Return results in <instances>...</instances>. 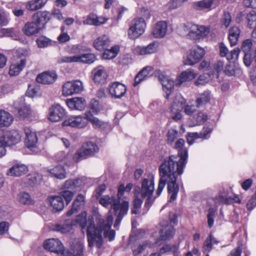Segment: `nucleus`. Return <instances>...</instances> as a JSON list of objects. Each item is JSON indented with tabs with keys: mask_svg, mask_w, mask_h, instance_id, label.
<instances>
[{
	"mask_svg": "<svg viewBox=\"0 0 256 256\" xmlns=\"http://www.w3.org/2000/svg\"><path fill=\"white\" fill-rule=\"evenodd\" d=\"M184 140L180 138L176 143L175 148L178 150L177 156L172 155L168 160L164 161L159 167L160 179L156 190V194L160 196L166 184L168 191L170 195L169 202L176 200L179 191V186L176 183L178 176L183 172L188 156V150L184 147Z\"/></svg>",
	"mask_w": 256,
	"mask_h": 256,
	"instance_id": "obj_1",
	"label": "nucleus"
},
{
	"mask_svg": "<svg viewBox=\"0 0 256 256\" xmlns=\"http://www.w3.org/2000/svg\"><path fill=\"white\" fill-rule=\"evenodd\" d=\"M99 203L104 208L110 207L108 216H112V214L116 216L114 227H118L125 216L129 209V202L126 200H122L121 204H119V200L114 195L102 196L99 199Z\"/></svg>",
	"mask_w": 256,
	"mask_h": 256,
	"instance_id": "obj_2",
	"label": "nucleus"
},
{
	"mask_svg": "<svg viewBox=\"0 0 256 256\" xmlns=\"http://www.w3.org/2000/svg\"><path fill=\"white\" fill-rule=\"evenodd\" d=\"M87 214L85 212H81L75 218V222L81 228L82 233L86 228V234L88 246H93L94 244L100 248L102 245V237L100 232L96 228L94 218L92 216L86 219Z\"/></svg>",
	"mask_w": 256,
	"mask_h": 256,
	"instance_id": "obj_3",
	"label": "nucleus"
},
{
	"mask_svg": "<svg viewBox=\"0 0 256 256\" xmlns=\"http://www.w3.org/2000/svg\"><path fill=\"white\" fill-rule=\"evenodd\" d=\"M45 249L61 256H82L84 252V243L78 240H75L73 246H71V251L64 253V246L62 242L58 238H50L44 243Z\"/></svg>",
	"mask_w": 256,
	"mask_h": 256,
	"instance_id": "obj_4",
	"label": "nucleus"
},
{
	"mask_svg": "<svg viewBox=\"0 0 256 256\" xmlns=\"http://www.w3.org/2000/svg\"><path fill=\"white\" fill-rule=\"evenodd\" d=\"M154 190V176L149 174L146 178L142 180L141 184V188L139 186L134 187V191L138 190V194L141 196L142 198H146L144 206L148 210L154 202L152 198V195Z\"/></svg>",
	"mask_w": 256,
	"mask_h": 256,
	"instance_id": "obj_5",
	"label": "nucleus"
},
{
	"mask_svg": "<svg viewBox=\"0 0 256 256\" xmlns=\"http://www.w3.org/2000/svg\"><path fill=\"white\" fill-rule=\"evenodd\" d=\"M184 30L188 32V38L194 40L204 39L209 33V29L205 26L192 22H187L184 26Z\"/></svg>",
	"mask_w": 256,
	"mask_h": 256,
	"instance_id": "obj_6",
	"label": "nucleus"
},
{
	"mask_svg": "<svg viewBox=\"0 0 256 256\" xmlns=\"http://www.w3.org/2000/svg\"><path fill=\"white\" fill-rule=\"evenodd\" d=\"M113 216L110 215L107 216L106 220L102 218H98L96 224V228L100 232L102 236L103 232L105 238H108L110 241L114 239L115 232L114 230H110L112 224L113 222Z\"/></svg>",
	"mask_w": 256,
	"mask_h": 256,
	"instance_id": "obj_7",
	"label": "nucleus"
},
{
	"mask_svg": "<svg viewBox=\"0 0 256 256\" xmlns=\"http://www.w3.org/2000/svg\"><path fill=\"white\" fill-rule=\"evenodd\" d=\"M98 150L97 145L91 142L84 144L82 148L78 150L73 156V160L76 162H78L82 159L86 158L97 152Z\"/></svg>",
	"mask_w": 256,
	"mask_h": 256,
	"instance_id": "obj_8",
	"label": "nucleus"
},
{
	"mask_svg": "<svg viewBox=\"0 0 256 256\" xmlns=\"http://www.w3.org/2000/svg\"><path fill=\"white\" fill-rule=\"evenodd\" d=\"M146 24L142 18H138L133 20L130 24L128 34L130 39H136L142 35L144 32Z\"/></svg>",
	"mask_w": 256,
	"mask_h": 256,
	"instance_id": "obj_9",
	"label": "nucleus"
},
{
	"mask_svg": "<svg viewBox=\"0 0 256 256\" xmlns=\"http://www.w3.org/2000/svg\"><path fill=\"white\" fill-rule=\"evenodd\" d=\"M84 86L80 80L66 82L62 86V95L66 96L78 94L82 92Z\"/></svg>",
	"mask_w": 256,
	"mask_h": 256,
	"instance_id": "obj_10",
	"label": "nucleus"
},
{
	"mask_svg": "<svg viewBox=\"0 0 256 256\" xmlns=\"http://www.w3.org/2000/svg\"><path fill=\"white\" fill-rule=\"evenodd\" d=\"M177 222L176 216L174 214V218L170 219V224L168 222H162L160 223L162 228L160 230V238L162 240H167L173 238L175 230L172 224H175Z\"/></svg>",
	"mask_w": 256,
	"mask_h": 256,
	"instance_id": "obj_11",
	"label": "nucleus"
},
{
	"mask_svg": "<svg viewBox=\"0 0 256 256\" xmlns=\"http://www.w3.org/2000/svg\"><path fill=\"white\" fill-rule=\"evenodd\" d=\"M82 46H73L72 51L73 54H76V62L84 64H92L96 60V56L94 54L82 52Z\"/></svg>",
	"mask_w": 256,
	"mask_h": 256,
	"instance_id": "obj_12",
	"label": "nucleus"
},
{
	"mask_svg": "<svg viewBox=\"0 0 256 256\" xmlns=\"http://www.w3.org/2000/svg\"><path fill=\"white\" fill-rule=\"evenodd\" d=\"M185 103V100L180 94H178L176 96L172 105V118L174 120L178 121L180 120L182 118L180 112L184 108Z\"/></svg>",
	"mask_w": 256,
	"mask_h": 256,
	"instance_id": "obj_13",
	"label": "nucleus"
},
{
	"mask_svg": "<svg viewBox=\"0 0 256 256\" xmlns=\"http://www.w3.org/2000/svg\"><path fill=\"white\" fill-rule=\"evenodd\" d=\"M205 54L204 50L200 47L190 50L186 58L184 60L185 64L192 66L199 62Z\"/></svg>",
	"mask_w": 256,
	"mask_h": 256,
	"instance_id": "obj_14",
	"label": "nucleus"
},
{
	"mask_svg": "<svg viewBox=\"0 0 256 256\" xmlns=\"http://www.w3.org/2000/svg\"><path fill=\"white\" fill-rule=\"evenodd\" d=\"M88 124V122L86 116L83 117L78 116L70 117L62 122V126L82 128L86 126Z\"/></svg>",
	"mask_w": 256,
	"mask_h": 256,
	"instance_id": "obj_15",
	"label": "nucleus"
},
{
	"mask_svg": "<svg viewBox=\"0 0 256 256\" xmlns=\"http://www.w3.org/2000/svg\"><path fill=\"white\" fill-rule=\"evenodd\" d=\"M108 90L112 98H120L124 96L126 92V88L122 84L115 82L110 83L108 86Z\"/></svg>",
	"mask_w": 256,
	"mask_h": 256,
	"instance_id": "obj_16",
	"label": "nucleus"
},
{
	"mask_svg": "<svg viewBox=\"0 0 256 256\" xmlns=\"http://www.w3.org/2000/svg\"><path fill=\"white\" fill-rule=\"evenodd\" d=\"M6 146H12L18 143L21 140V135L18 130L7 132L4 136H0Z\"/></svg>",
	"mask_w": 256,
	"mask_h": 256,
	"instance_id": "obj_17",
	"label": "nucleus"
},
{
	"mask_svg": "<svg viewBox=\"0 0 256 256\" xmlns=\"http://www.w3.org/2000/svg\"><path fill=\"white\" fill-rule=\"evenodd\" d=\"M42 28V26L37 20L32 19V22H28L24 24L22 31L26 35L32 36L38 34Z\"/></svg>",
	"mask_w": 256,
	"mask_h": 256,
	"instance_id": "obj_18",
	"label": "nucleus"
},
{
	"mask_svg": "<svg viewBox=\"0 0 256 256\" xmlns=\"http://www.w3.org/2000/svg\"><path fill=\"white\" fill-rule=\"evenodd\" d=\"M65 116L64 110L60 105L53 106L49 110V120L54 122L60 120Z\"/></svg>",
	"mask_w": 256,
	"mask_h": 256,
	"instance_id": "obj_19",
	"label": "nucleus"
},
{
	"mask_svg": "<svg viewBox=\"0 0 256 256\" xmlns=\"http://www.w3.org/2000/svg\"><path fill=\"white\" fill-rule=\"evenodd\" d=\"M72 226L73 224L72 221L66 220L52 224L51 226V230L62 234H66L71 232Z\"/></svg>",
	"mask_w": 256,
	"mask_h": 256,
	"instance_id": "obj_20",
	"label": "nucleus"
},
{
	"mask_svg": "<svg viewBox=\"0 0 256 256\" xmlns=\"http://www.w3.org/2000/svg\"><path fill=\"white\" fill-rule=\"evenodd\" d=\"M57 78V75L54 72H46L38 74L36 81L42 84H49L53 83Z\"/></svg>",
	"mask_w": 256,
	"mask_h": 256,
	"instance_id": "obj_21",
	"label": "nucleus"
},
{
	"mask_svg": "<svg viewBox=\"0 0 256 256\" xmlns=\"http://www.w3.org/2000/svg\"><path fill=\"white\" fill-rule=\"evenodd\" d=\"M93 80L95 83L103 84L105 82L108 74L105 68L99 66L92 71Z\"/></svg>",
	"mask_w": 256,
	"mask_h": 256,
	"instance_id": "obj_22",
	"label": "nucleus"
},
{
	"mask_svg": "<svg viewBox=\"0 0 256 256\" xmlns=\"http://www.w3.org/2000/svg\"><path fill=\"white\" fill-rule=\"evenodd\" d=\"M26 135L25 144L28 148H34L38 142V138L36 134L29 128H25L24 129Z\"/></svg>",
	"mask_w": 256,
	"mask_h": 256,
	"instance_id": "obj_23",
	"label": "nucleus"
},
{
	"mask_svg": "<svg viewBox=\"0 0 256 256\" xmlns=\"http://www.w3.org/2000/svg\"><path fill=\"white\" fill-rule=\"evenodd\" d=\"M167 30V22L165 21H160L154 27L152 34L155 38H162L166 35Z\"/></svg>",
	"mask_w": 256,
	"mask_h": 256,
	"instance_id": "obj_24",
	"label": "nucleus"
},
{
	"mask_svg": "<svg viewBox=\"0 0 256 256\" xmlns=\"http://www.w3.org/2000/svg\"><path fill=\"white\" fill-rule=\"evenodd\" d=\"M158 44L156 42L150 44L146 46H138L135 48L136 54L139 55L150 54L157 52Z\"/></svg>",
	"mask_w": 256,
	"mask_h": 256,
	"instance_id": "obj_25",
	"label": "nucleus"
},
{
	"mask_svg": "<svg viewBox=\"0 0 256 256\" xmlns=\"http://www.w3.org/2000/svg\"><path fill=\"white\" fill-rule=\"evenodd\" d=\"M66 103L71 110H82L86 106V100L82 98H74L68 99Z\"/></svg>",
	"mask_w": 256,
	"mask_h": 256,
	"instance_id": "obj_26",
	"label": "nucleus"
},
{
	"mask_svg": "<svg viewBox=\"0 0 256 256\" xmlns=\"http://www.w3.org/2000/svg\"><path fill=\"white\" fill-rule=\"evenodd\" d=\"M158 79L163 86L164 90H166V98H168L172 90L174 87L175 82L168 76L164 74H160L158 76Z\"/></svg>",
	"mask_w": 256,
	"mask_h": 256,
	"instance_id": "obj_27",
	"label": "nucleus"
},
{
	"mask_svg": "<svg viewBox=\"0 0 256 256\" xmlns=\"http://www.w3.org/2000/svg\"><path fill=\"white\" fill-rule=\"evenodd\" d=\"M50 176L59 180H63L66 177V172L64 167L62 165H56L48 170Z\"/></svg>",
	"mask_w": 256,
	"mask_h": 256,
	"instance_id": "obj_28",
	"label": "nucleus"
},
{
	"mask_svg": "<svg viewBox=\"0 0 256 256\" xmlns=\"http://www.w3.org/2000/svg\"><path fill=\"white\" fill-rule=\"evenodd\" d=\"M106 21L104 17L98 16L96 14H90L83 20L82 23L84 25H93L96 26H100L104 24Z\"/></svg>",
	"mask_w": 256,
	"mask_h": 256,
	"instance_id": "obj_29",
	"label": "nucleus"
},
{
	"mask_svg": "<svg viewBox=\"0 0 256 256\" xmlns=\"http://www.w3.org/2000/svg\"><path fill=\"white\" fill-rule=\"evenodd\" d=\"M27 166L22 164H16L11 167L8 171L7 174L10 176H20L28 172Z\"/></svg>",
	"mask_w": 256,
	"mask_h": 256,
	"instance_id": "obj_30",
	"label": "nucleus"
},
{
	"mask_svg": "<svg viewBox=\"0 0 256 256\" xmlns=\"http://www.w3.org/2000/svg\"><path fill=\"white\" fill-rule=\"evenodd\" d=\"M196 76V74L193 70H188L182 72L178 77L175 82V84L176 86H180L183 82L192 80Z\"/></svg>",
	"mask_w": 256,
	"mask_h": 256,
	"instance_id": "obj_31",
	"label": "nucleus"
},
{
	"mask_svg": "<svg viewBox=\"0 0 256 256\" xmlns=\"http://www.w3.org/2000/svg\"><path fill=\"white\" fill-rule=\"evenodd\" d=\"M134 199L132 202V206L131 209V213L132 214H140V209L142 200L141 196L138 194V190L134 192Z\"/></svg>",
	"mask_w": 256,
	"mask_h": 256,
	"instance_id": "obj_32",
	"label": "nucleus"
},
{
	"mask_svg": "<svg viewBox=\"0 0 256 256\" xmlns=\"http://www.w3.org/2000/svg\"><path fill=\"white\" fill-rule=\"evenodd\" d=\"M110 40L108 37L104 35L98 37L94 42V48L98 50H102L108 48L110 45Z\"/></svg>",
	"mask_w": 256,
	"mask_h": 256,
	"instance_id": "obj_33",
	"label": "nucleus"
},
{
	"mask_svg": "<svg viewBox=\"0 0 256 256\" xmlns=\"http://www.w3.org/2000/svg\"><path fill=\"white\" fill-rule=\"evenodd\" d=\"M26 63V59L22 58L19 61L12 64L10 68V75L12 76L18 75L25 66Z\"/></svg>",
	"mask_w": 256,
	"mask_h": 256,
	"instance_id": "obj_34",
	"label": "nucleus"
},
{
	"mask_svg": "<svg viewBox=\"0 0 256 256\" xmlns=\"http://www.w3.org/2000/svg\"><path fill=\"white\" fill-rule=\"evenodd\" d=\"M50 202L55 212L62 210L64 207V204L61 196H56L50 198Z\"/></svg>",
	"mask_w": 256,
	"mask_h": 256,
	"instance_id": "obj_35",
	"label": "nucleus"
},
{
	"mask_svg": "<svg viewBox=\"0 0 256 256\" xmlns=\"http://www.w3.org/2000/svg\"><path fill=\"white\" fill-rule=\"evenodd\" d=\"M214 0H202L194 2L192 4V8L197 10H210Z\"/></svg>",
	"mask_w": 256,
	"mask_h": 256,
	"instance_id": "obj_36",
	"label": "nucleus"
},
{
	"mask_svg": "<svg viewBox=\"0 0 256 256\" xmlns=\"http://www.w3.org/2000/svg\"><path fill=\"white\" fill-rule=\"evenodd\" d=\"M13 122L12 116L7 112L0 110V128L9 126Z\"/></svg>",
	"mask_w": 256,
	"mask_h": 256,
	"instance_id": "obj_37",
	"label": "nucleus"
},
{
	"mask_svg": "<svg viewBox=\"0 0 256 256\" xmlns=\"http://www.w3.org/2000/svg\"><path fill=\"white\" fill-rule=\"evenodd\" d=\"M240 33V29L238 26H233L229 30L228 40L231 46H236L238 42Z\"/></svg>",
	"mask_w": 256,
	"mask_h": 256,
	"instance_id": "obj_38",
	"label": "nucleus"
},
{
	"mask_svg": "<svg viewBox=\"0 0 256 256\" xmlns=\"http://www.w3.org/2000/svg\"><path fill=\"white\" fill-rule=\"evenodd\" d=\"M47 0H32L26 4V8L31 11L36 10L42 8L46 3Z\"/></svg>",
	"mask_w": 256,
	"mask_h": 256,
	"instance_id": "obj_39",
	"label": "nucleus"
},
{
	"mask_svg": "<svg viewBox=\"0 0 256 256\" xmlns=\"http://www.w3.org/2000/svg\"><path fill=\"white\" fill-rule=\"evenodd\" d=\"M50 13L44 11L35 14L32 16V19L37 20L44 28L45 24L50 20Z\"/></svg>",
	"mask_w": 256,
	"mask_h": 256,
	"instance_id": "obj_40",
	"label": "nucleus"
},
{
	"mask_svg": "<svg viewBox=\"0 0 256 256\" xmlns=\"http://www.w3.org/2000/svg\"><path fill=\"white\" fill-rule=\"evenodd\" d=\"M152 70L151 66H146L140 71L136 76L134 78V86H136L140 83L150 73V72Z\"/></svg>",
	"mask_w": 256,
	"mask_h": 256,
	"instance_id": "obj_41",
	"label": "nucleus"
},
{
	"mask_svg": "<svg viewBox=\"0 0 256 256\" xmlns=\"http://www.w3.org/2000/svg\"><path fill=\"white\" fill-rule=\"evenodd\" d=\"M160 252L161 253H172L174 256H177L178 252V244H166L160 248Z\"/></svg>",
	"mask_w": 256,
	"mask_h": 256,
	"instance_id": "obj_42",
	"label": "nucleus"
},
{
	"mask_svg": "<svg viewBox=\"0 0 256 256\" xmlns=\"http://www.w3.org/2000/svg\"><path fill=\"white\" fill-rule=\"evenodd\" d=\"M119 48L117 46H114L110 49L106 48L104 50V52L102 54V58L105 60H110L114 58L118 54Z\"/></svg>",
	"mask_w": 256,
	"mask_h": 256,
	"instance_id": "obj_43",
	"label": "nucleus"
},
{
	"mask_svg": "<svg viewBox=\"0 0 256 256\" xmlns=\"http://www.w3.org/2000/svg\"><path fill=\"white\" fill-rule=\"evenodd\" d=\"M86 116L88 122L90 121L96 128H104L106 125L104 122L100 120L94 116L90 112L86 113Z\"/></svg>",
	"mask_w": 256,
	"mask_h": 256,
	"instance_id": "obj_44",
	"label": "nucleus"
},
{
	"mask_svg": "<svg viewBox=\"0 0 256 256\" xmlns=\"http://www.w3.org/2000/svg\"><path fill=\"white\" fill-rule=\"evenodd\" d=\"M80 180L79 179L68 180L64 183L63 188L66 190H70L75 192L76 188L78 187Z\"/></svg>",
	"mask_w": 256,
	"mask_h": 256,
	"instance_id": "obj_45",
	"label": "nucleus"
},
{
	"mask_svg": "<svg viewBox=\"0 0 256 256\" xmlns=\"http://www.w3.org/2000/svg\"><path fill=\"white\" fill-rule=\"evenodd\" d=\"M152 244L150 242L146 241L142 244L134 246L132 248V252L134 256H137L141 254L146 248L152 247Z\"/></svg>",
	"mask_w": 256,
	"mask_h": 256,
	"instance_id": "obj_46",
	"label": "nucleus"
},
{
	"mask_svg": "<svg viewBox=\"0 0 256 256\" xmlns=\"http://www.w3.org/2000/svg\"><path fill=\"white\" fill-rule=\"evenodd\" d=\"M214 78V77H213V76L212 75V74H204L198 76L194 84L197 86L200 85L202 86Z\"/></svg>",
	"mask_w": 256,
	"mask_h": 256,
	"instance_id": "obj_47",
	"label": "nucleus"
},
{
	"mask_svg": "<svg viewBox=\"0 0 256 256\" xmlns=\"http://www.w3.org/2000/svg\"><path fill=\"white\" fill-rule=\"evenodd\" d=\"M210 99V94L208 92H204L200 94L196 100V106L200 107L206 102H208Z\"/></svg>",
	"mask_w": 256,
	"mask_h": 256,
	"instance_id": "obj_48",
	"label": "nucleus"
},
{
	"mask_svg": "<svg viewBox=\"0 0 256 256\" xmlns=\"http://www.w3.org/2000/svg\"><path fill=\"white\" fill-rule=\"evenodd\" d=\"M248 26L250 28L256 26V12L251 11L246 16Z\"/></svg>",
	"mask_w": 256,
	"mask_h": 256,
	"instance_id": "obj_49",
	"label": "nucleus"
},
{
	"mask_svg": "<svg viewBox=\"0 0 256 256\" xmlns=\"http://www.w3.org/2000/svg\"><path fill=\"white\" fill-rule=\"evenodd\" d=\"M36 43L38 46L40 48H46L52 44L51 40L44 36H42L38 38Z\"/></svg>",
	"mask_w": 256,
	"mask_h": 256,
	"instance_id": "obj_50",
	"label": "nucleus"
},
{
	"mask_svg": "<svg viewBox=\"0 0 256 256\" xmlns=\"http://www.w3.org/2000/svg\"><path fill=\"white\" fill-rule=\"evenodd\" d=\"M18 201L24 204H28L31 203V198L30 194L28 193L22 192L18 196Z\"/></svg>",
	"mask_w": 256,
	"mask_h": 256,
	"instance_id": "obj_51",
	"label": "nucleus"
},
{
	"mask_svg": "<svg viewBox=\"0 0 256 256\" xmlns=\"http://www.w3.org/2000/svg\"><path fill=\"white\" fill-rule=\"evenodd\" d=\"M224 62L222 60H218L214 64V71L212 73V75L213 76V77L216 76V78L218 77V74L224 69Z\"/></svg>",
	"mask_w": 256,
	"mask_h": 256,
	"instance_id": "obj_52",
	"label": "nucleus"
},
{
	"mask_svg": "<svg viewBox=\"0 0 256 256\" xmlns=\"http://www.w3.org/2000/svg\"><path fill=\"white\" fill-rule=\"evenodd\" d=\"M58 64L76 62V54L73 56H64L60 57L57 60Z\"/></svg>",
	"mask_w": 256,
	"mask_h": 256,
	"instance_id": "obj_53",
	"label": "nucleus"
},
{
	"mask_svg": "<svg viewBox=\"0 0 256 256\" xmlns=\"http://www.w3.org/2000/svg\"><path fill=\"white\" fill-rule=\"evenodd\" d=\"M18 114L22 118L28 117L32 114V110L28 106H24L18 110Z\"/></svg>",
	"mask_w": 256,
	"mask_h": 256,
	"instance_id": "obj_54",
	"label": "nucleus"
},
{
	"mask_svg": "<svg viewBox=\"0 0 256 256\" xmlns=\"http://www.w3.org/2000/svg\"><path fill=\"white\" fill-rule=\"evenodd\" d=\"M84 204V197L82 194H79L74 200L72 206L74 208L78 210Z\"/></svg>",
	"mask_w": 256,
	"mask_h": 256,
	"instance_id": "obj_55",
	"label": "nucleus"
},
{
	"mask_svg": "<svg viewBox=\"0 0 256 256\" xmlns=\"http://www.w3.org/2000/svg\"><path fill=\"white\" fill-rule=\"evenodd\" d=\"M74 192L70 190H64L61 192L62 196L64 198L66 204H68L72 200Z\"/></svg>",
	"mask_w": 256,
	"mask_h": 256,
	"instance_id": "obj_56",
	"label": "nucleus"
},
{
	"mask_svg": "<svg viewBox=\"0 0 256 256\" xmlns=\"http://www.w3.org/2000/svg\"><path fill=\"white\" fill-rule=\"evenodd\" d=\"M232 22V17L230 14L228 12H224L222 18V24L227 28Z\"/></svg>",
	"mask_w": 256,
	"mask_h": 256,
	"instance_id": "obj_57",
	"label": "nucleus"
},
{
	"mask_svg": "<svg viewBox=\"0 0 256 256\" xmlns=\"http://www.w3.org/2000/svg\"><path fill=\"white\" fill-rule=\"evenodd\" d=\"M178 132L176 130L174 129L170 130L167 134L168 142L172 144L178 136Z\"/></svg>",
	"mask_w": 256,
	"mask_h": 256,
	"instance_id": "obj_58",
	"label": "nucleus"
},
{
	"mask_svg": "<svg viewBox=\"0 0 256 256\" xmlns=\"http://www.w3.org/2000/svg\"><path fill=\"white\" fill-rule=\"evenodd\" d=\"M252 41L249 39H247L243 42L241 48L244 54L250 53V52L252 48Z\"/></svg>",
	"mask_w": 256,
	"mask_h": 256,
	"instance_id": "obj_59",
	"label": "nucleus"
},
{
	"mask_svg": "<svg viewBox=\"0 0 256 256\" xmlns=\"http://www.w3.org/2000/svg\"><path fill=\"white\" fill-rule=\"evenodd\" d=\"M187 0H171L168 5L170 8L174 9L180 6L183 2Z\"/></svg>",
	"mask_w": 256,
	"mask_h": 256,
	"instance_id": "obj_60",
	"label": "nucleus"
},
{
	"mask_svg": "<svg viewBox=\"0 0 256 256\" xmlns=\"http://www.w3.org/2000/svg\"><path fill=\"white\" fill-rule=\"evenodd\" d=\"M40 179V176H36L35 174L28 176L26 178L28 184L30 186H34L36 184H38V180Z\"/></svg>",
	"mask_w": 256,
	"mask_h": 256,
	"instance_id": "obj_61",
	"label": "nucleus"
},
{
	"mask_svg": "<svg viewBox=\"0 0 256 256\" xmlns=\"http://www.w3.org/2000/svg\"><path fill=\"white\" fill-rule=\"evenodd\" d=\"M200 138V137L198 133L190 132L188 134L186 138L187 142L190 145H191L194 142V140Z\"/></svg>",
	"mask_w": 256,
	"mask_h": 256,
	"instance_id": "obj_62",
	"label": "nucleus"
},
{
	"mask_svg": "<svg viewBox=\"0 0 256 256\" xmlns=\"http://www.w3.org/2000/svg\"><path fill=\"white\" fill-rule=\"evenodd\" d=\"M228 197L226 195L219 194L214 199V202L216 204H226Z\"/></svg>",
	"mask_w": 256,
	"mask_h": 256,
	"instance_id": "obj_63",
	"label": "nucleus"
},
{
	"mask_svg": "<svg viewBox=\"0 0 256 256\" xmlns=\"http://www.w3.org/2000/svg\"><path fill=\"white\" fill-rule=\"evenodd\" d=\"M242 246L240 244L236 248L232 250L228 256H240L242 252Z\"/></svg>",
	"mask_w": 256,
	"mask_h": 256,
	"instance_id": "obj_64",
	"label": "nucleus"
}]
</instances>
